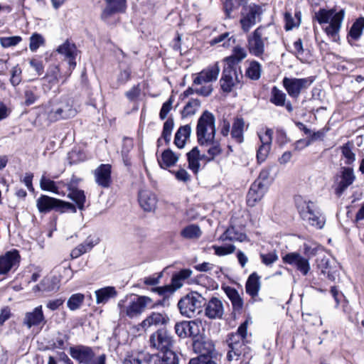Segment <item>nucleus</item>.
I'll return each mask as SVG.
<instances>
[{
  "label": "nucleus",
  "mask_w": 364,
  "mask_h": 364,
  "mask_svg": "<svg viewBox=\"0 0 364 364\" xmlns=\"http://www.w3.org/2000/svg\"><path fill=\"white\" fill-rule=\"evenodd\" d=\"M246 57L247 51L245 48L235 47L232 55L225 58L227 66L224 68L220 80L223 92L229 93L235 88L241 87L243 76L240 68L238 73L235 66Z\"/></svg>",
  "instance_id": "f257e3e1"
},
{
  "label": "nucleus",
  "mask_w": 364,
  "mask_h": 364,
  "mask_svg": "<svg viewBox=\"0 0 364 364\" xmlns=\"http://www.w3.org/2000/svg\"><path fill=\"white\" fill-rule=\"evenodd\" d=\"M57 51L63 56V60L68 63L69 67L62 75H60V69L58 66L53 65L48 68L43 80L48 83L49 88L56 85L60 78H63L62 83L67 81L76 66L75 58L79 54L76 47H58Z\"/></svg>",
  "instance_id": "f03ea898"
},
{
  "label": "nucleus",
  "mask_w": 364,
  "mask_h": 364,
  "mask_svg": "<svg viewBox=\"0 0 364 364\" xmlns=\"http://www.w3.org/2000/svg\"><path fill=\"white\" fill-rule=\"evenodd\" d=\"M249 320H245L237 328V332L228 336L227 343L230 348L227 358L229 361L237 360L241 355L247 356L250 348L246 346L247 326Z\"/></svg>",
  "instance_id": "7ed1b4c3"
},
{
  "label": "nucleus",
  "mask_w": 364,
  "mask_h": 364,
  "mask_svg": "<svg viewBox=\"0 0 364 364\" xmlns=\"http://www.w3.org/2000/svg\"><path fill=\"white\" fill-rule=\"evenodd\" d=\"M345 16L343 9L336 12L334 9L326 10L319 9L315 13V18L320 24L329 23L325 28L327 36L332 38L333 42L336 43L338 40V32Z\"/></svg>",
  "instance_id": "20e7f679"
},
{
  "label": "nucleus",
  "mask_w": 364,
  "mask_h": 364,
  "mask_svg": "<svg viewBox=\"0 0 364 364\" xmlns=\"http://www.w3.org/2000/svg\"><path fill=\"white\" fill-rule=\"evenodd\" d=\"M215 119L214 115L205 111L198 120L196 134L198 141L201 146H208L213 142L215 136Z\"/></svg>",
  "instance_id": "39448f33"
},
{
  "label": "nucleus",
  "mask_w": 364,
  "mask_h": 364,
  "mask_svg": "<svg viewBox=\"0 0 364 364\" xmlns=\"http://www.w3.org/2000/svg\"><path fill=\"white\" fill-rule=\"evenodd\" d=\"M123 303L124 301L121 300L118 304L120 314L131 318L141 315L146 308H154L158 305L153 304L152 299L147 296H139L136 299L131 301L127 306H124Z\"/></svg>",
  "instance_id": "423d86ee"
},
{
  "label": "nucleus",
  "mask_w": 364,
  "mask_h": 364,
  "mask_svg": "<svg viewBox=\"0 0 364 364\" xmlns=\"http://www.w3.org/2000/svg\"><path fill=\"white\" fill-rule=\"evenodd\" d=\"M299 215L304 221L317 229H322L325 225V215L312 202L300 205Z\"/></svg>",
  "instance_id": "0eeeda50"
},
{
  "label": "nucleus",
  "mask_w": 364,
  "mask_h": 364,
  "mask_svg": "<svg viewBox=\"0 0 364 364\" xmlns=\"http://www.w3.org/2000/svg\"><path fill=\"white\" fill-rule=\"evenodd\" d=\"M204 300L205 299L196 291L186 294L178 303L180 313L183 316L192 318L196 311L202 307Z\"/></svg>",
  "instance_id": "6e6552de"
},
{
  "label": "nucleus",
  "mask_w": 364,
  "mask_h": 364,
  "mask_svg": "<svg viewBox=\"0 0 364 364\" xmlns=\"http://www.w3.org/2000/svg\"><path fill=\"white\" fill-rule=\"evenodd\" d=\"M70 356L82 364H105V355L102 354L95 358V353L91 348L85 346L70 347Z\"/></svg>",
  "instance_id": "1a4fd4ad"
},
{
  "label": "nucleus",
  "mask_w": 364,
  "mask_h": 364,
  "mask_svg": "<svg viewBox=\"0 0 364 364\" xmlns=\"http://www.w3.org/2000/svg\"><path fill=\"white\" fill-rule=\"evenodd\" d=\"M37 208L41 213H47L52 209H70L75 212V206L68 202H65L46 195H42L36 200Z\"/></svg>",
  "instance_id": "9d476101"
},
{
  "label": "nucleus",
  "mask_w": 364,
  "mask_h": 364,
  "mask_svg": "<svg viewBox=\"0 0 364 364\" xmlns=\"http://www.w3.org/2000/svg\"><path fill=\"white\" fill-rule=\"evenodd\" d=\"M317 267L321 274L327 275L331 281H335L338 277L339 265L337 261L329 256L323 255L317 258Z\"/></svg>",
  "instance_id": "9b49d317"
},
{
  "label": "nucleus",
  "mask_w": 364,
  "mask_h": 364,
  "mask_svg": "<svg viewBox=\"0 0 364 364\" xmlns=\"http://www.w3.org/2000/svg\"><path fill=\"white\" fill-rule=\"evenodd\" d=\"M106 6L101 14L102 21L108 24L116 22L114 16L123 12L125 9V0H105Z\"/></svg>",
  "instance_id": "f8f14e48"
},
{
  "label": "nucleus",
  "mask_w": 364,
  "mask_h": 364,
  "mask_svg": "<svg viewBox=\"0 0 364 364\" xmlns=\"http://www.w3.org/2000/svg\"><path fill=\"white\" fill-rule=\"evenodd\" d=\"M150 345L151 347L165 352L171 350L173 345L172 337L164 328L159 329L150 336Z\"/></svg>",
  "instance_id": "ddd939ff"
},
{
  "label": "nucleus",
  "mask_w": 364,
  "mask_h": 364,
  "mask_svg": "<svg viewBox=\"0 0 364 364\" xmlns=\"http://www.w3.org/2000/svg\"><path fill=\"white\" fill-rule=\"evenodd\" d=\"M245 13H243L242 18L240 19V23L243 31L247 32L251 27L261 20L262 13V8L259 6L252 4L245 8Z\"/></svg>",
  "instance_id": "4468645a"
},
{
  "label": "nucleus",
  "mask_w": 364,
  "mask_h": 364,
  "mask_svg": "<svg viewBox=\"0 0 364 364\" xmlns=\"http://www.w3.org/2000/svg\"><path fill=\"white\" fill-rule=\"evenodd\" d=\"M273 131L271 129H267L263 134H259V137L261 145L259 146L257 152V159L259 162H263L266 160L271 149Z\"/></svg>",
  "instance_id": "2eb2a0df"
},
{
  "label": "nucleus",
  "mask_w": 364,
  "mask_h": 364,
  "mask_svg": "<svg viewBox=\"0 0 364 364\" xmlns=\"http://www.w3.org/2000/svg\"><path fill=\"white\" fill-rule=\"evenodd\" d=\"M220 73V68L218 63L208 67L200 72L193 80V84L202 85L203 84H210L215 81Z\"/></svg>",
  "instance_id": "dca6fc26"
},
{
  "label": "nucleus",
  "mask_w": 364,
  "mask_h": 364,
  "mask_svg": "<svg viewBox=\"0 0 364 364\" xmlns=\"http://www.w3.org/2000/svg\"><path fill=\"white\" fill-rule=\"evenodd\" d=\"M266 184L259 181H255L250 186L247 196V203L249 206L253 207L260 201L267 191Z\"/></svg>",
  "instance_id": "f3484780"
},
{
  "label": "nucleus",
  "mask_w": 364,
  "mask_h": 364,
  "mask_svg": "<svg viewBox=\"0 0 364 364\" xmlns=\"http://www.w3.org/2000/svg\"><path fill=\"white\" fill-rule=\"evenodd\" d=\"M223 301L217 297L211 298L205 304V315L210 319L222 318L224 314Z\"/></svg>",
  "instance_id": "a211bd4d"
},
{
  "label": "nucleus",
  "mask_w": 364,
  "mask_h": 364,
  "mask_svg": "<svg viewBox=\"0 0 364 364\" xmlns=\"http://www.w3.org/2000/svg\"><path fill=\"white\" fill-rule=\"evenodd\" d=\"M77 114V109L73 107L70 101L62 102L58 108L50 112L49 118L50 120L57 121L73 117Z\"/></svg>",
  "instance_id": "6ab92c4d"
},
{
  "label": "nucleus",
  "mask_w": 364,
  "mask_h": 364,
  "mask_svg": "<svg viewBox=\"0 0 364 364\" xmlns=\"http://www.w3.org/2000/svg\"><path fill=\"white\" fill-rule=\"evenodd\" d=\"M20 259V255L16 250L7 252L0 257V274L8 273L14 267L16 266Z\"/></svg>",
  "instance_id": "aec40b11"
},
{
  "label": "nucleus",
  "mask_w": 364,
  "mask_h": 364,
  "mask_svg": "<svg viewBox=\"0 0 364 364\" xmlns=\"http://www.w3.org/2000/svg\"><path fill=\"white\" fill-rule=\"evenodd\" d=\"M169 321V317L164 313L151 312L142 321L141 326L144 330H147L152 327L166 325Z\"/></svg>",
  "instance_id": "412c9836"
},
{
  "label": "nucleus",
  "mask_w": 364,
  "mask_h": 364,
  "mask_svg": "<svg viewBox=\"0 0 364 364\" xmlns=\"http://www.w3.org/2000/svg\"><path fill=\"white\" fill-rule=\"evenodd\" d=\"M111 165L101 164L94 171L95 182L102 188H108L111 184Z\"/></svg>",
  "instance_id": "4be33fe9"
},
{
  "label": "nucleus",
  "mask_w": 364,
  "mask_h": 364,
  "mask_svg": "<svg viewBox=\"0 0 364 364\" xmlns=\"http://www.w3.org/2000/svg\"><path fill=\"white\" fill-rule=\"evenodd\" d=\"M99 242L100 240L97 237L89 235L82 243H80L71 250L70 257L73 259L78 258L83 254L91 251Z\"/></svg>",
  "instance_id": "5701e85b"
},
{
  "label": "nucleus",
  "mask_w": 364,
  "mask_h": 364,
  "mask_svg": "<svg viewBox=\"0 0 364 364\" xmlns=\"http://www.w3.org/2000/svg\"><path fill=\"white\" fill-rule=\"evenodd\" d=\"M193 348L200 355L212 356L215 346L212 341L200 336L193 341Z\"/></svg>",
  "instance_id": "b1692460"
},
{
  "label": "nucleus",
  "mask_w": 364,
  "mask_h": 364,
  "mask_svg": "<svg viewBox=\"0 0 364 364\" xmlns=\"http://www.w3.org/2000/svg\"><path fill=\"white\" fill-rule=\"evenodd\" d=\"M45 322V317L42 310V306L36 307L32 311L27 312L25 314L23 324L28 328L33 326L40 325Z\"/></svg>",
  "instance_id": "393cba45"
},
{
  "label": "nucleus",
  "mask_w": 364,
  "mask_h": 364,
  "mask_svg": "<svg viewBox=\"0 0 364 364\" xmlns=\"http://www.w3.org/2000/svg\"><path fill=\"white\" fill-rule=\"evenodd\" d=\"M139 202L145 211H152L156 207L157 199L156 196L149 191L143 190L139 192Z\"/></svg>",
  "instance_id": "a878e982"
},
{
  "label": "nucleus",
  "mask_w": 364,
  "mask_h": 364,
  "mask_svg": "<svg viewBox=\"0 0 364 364\" xmlns=\"http://www.w3.org/2000/svg\"><path fill=\"white\" fill-rule=\"evenodd\" d=\"M286 95L277 87H273L271 90V96L269 101L276 106L282 107L285 106L289 112H292L294 108L291 103L285 102Z\"/></svg>",
  "instance_id": "bb28decb"
},
{
  "label": "nucleus",
  "mask_w": 364,
  "mask_h": 364,
  "mask_svg": "<svg viewBox=\"0 0 364 364\" xmlns=\"http://www.w3.org/2000/svg\"><path fill=\"white\" fill-rule=\"evenodd\" d=\"M355 180L353 171L350 168H345L342 171L341 180L336 189L338 196H341L343 191L351 185Z\"/></svg>",
  "instance_id": "cd10ccee"
},
{
  "label": "nucleus",
  "mask_w": 364,
  "mask_h": 364,
  "mask_svg": "<svg viewBox=\"0 0 364 364\" xmlns=\"http://www.w3.org/2000/svg\"><path fill=\"white\" fill-rule=\"evenodd\" d=\"M245 121L241 117H236L232 125L230 135L237 143L241 144L244 140Z\"/></svg>",
  "instance_id": "c85d7f7f"
},
{
  "label": "nucleus",
  "mask_w": 364,
  "mask_h": 364,
  "mask_svg": "<svg viewBox=\"0 0 364 364\" xmlns=\"http://www.w3.org/2000/svg\"><path fill=\"white\" fill-rule=\"evenodd\" d=\"M178 159L179 155L173 153L171 149L164 151L161 157L157 159L160 167L164 169L174 166Z\"/></svg>",
  "instance_id": "c756f323"
},
{
  "label": "nucleus",
  "mask_w": 364,
  "mask_h": 364,
  "mask_svg": "<svg viewBox=\"0 0 364 364\" xmlns=\"http://www.w3.org/2000/svg\"><path fill=\"white\" fill-rule=\"evenodd\" d=\"M95 294L97 304H105L110 299L116 297L117 292L113 287H105L96 290Z\"/></svg>",
  "instance_id": "7c9ffc66"
},
{
  "label": "nucleus",
  "mask_w": 364,
  "mask_h": 364,
  "mask_svg": "<svg viewBox=\"0 0 364 364\" xmlns=\"http://www.w3.org/2000/svg\"><path fill=\"white\" fill-rule=\"evenodd\" d=\"M224 291L232 303L233 311L240 312L243 307V300L238 291L230 287H225Z\"/></svg>",
  "instance_id": "2f4dec72"
},
{
  "label": "nucleus",
  "mask_w": 364,
  "mask_h": 364,
  "mask_svg": "<svg viewBox=\"0 0 364 364\" xmlns=\"http://www.w3.org/2000/svg\"><path fill=\"white\" fill-rule=\"evenodd\" d=\"M260 289L259 277L256 272L251 274L245 284L246 292L252 298L257 296Z\"/></svg>",
  "instance_id": "473e14b6"
},
{
  "label": "nucleus",
  "mask_w": 364,
  "mask_h": 364,
  "mask_svg": "<svg viewBox=\"0 0 364 364\" xmlns=\"http://www.w3.org/2000/svg\"><path fill=\"white\" fill-rule=\"evenodd\" d=\"M191 127L189 124L181 126L176 132L174 138L175 145L182 149L184 147L186 141L189 138L191 133Z\"/></svg>",
  "instance_id": "72a5a7b5"
},
{
  "label": "nucleus",
  "mask_w": 364,
  "mask_h": 364,
  "mask_svg": "<svg viewBox=\"0 0 364 364\" xmlns=\"http://www.w3.org/2000/svg\"><path fill=\"white\" fill-rule=\"evenodd\" d=\"M192 275V271L190 269H183L173 274L170 286L174 288V291L183 284V282Z\"/></svg>",
  "instance_id": "f704fd0d"
},
{
  "label": "nucleus",
  "mask_w": 364,
  "mask_h": 364,
  "mask_svg": "<svg viewBox=\"0 0 364 364\" xmlns=\"http://www.w3.org/2000/svg\"><path fill=\"white\" fill-rule=\"evenodd\" d=\"M58 281L54 277H45L39 284L36 285L34 291H52L58 289Z\"/></svg>",
  "instance_id": "c9c22d12"
},
{
  "label": "nucleus",
  "mask_w": 364,
  "mask_h": 364,
  "mask_svg": "<svg viewBox=\"0 0 364 364\" xmlns=\"http://www.w3.org/2000/svg\"><path fill=\"white\" fill-rule=\"evenodd\" d=\"M188 168L195 173H197L200 168V160L202 156L198 147H194L187 154Z\"/></svg>",
  "instance_id": "e433bc0d"
},
{
  "label": "nucleus",
  "mask_w": 364,
  "mask_h": 364,
  "mask_svg": "<svg viewBox=\"0 0 364 364\" xmlns=\"http://www.w3.org/2000/svg\"><path fill=\"white\" fill-rule=\"evenodd\" d=\"M318 248L319 247L316 243L309 240L302 241V244L299 245V255H303L304 257L311 259L316 255Z\"/></svg>",
  "instance_id": "4c0bfd02"
},
{
  "label": "nucleus",
  "mask_w": 364,
  "mask_h": 364,
  "mask_svg": "<svg viewBox=\"0 0 364 364\" xmlns=\"http://www.w3.org/2000/svg\"><path fill=\"white\" fill-rule=\"evenodd\" d=\"M274 171V176L277 173V168L276 164L269 165L264 168L259 173V177L255 181H259L262 184H266V187L269 186L274 177L271 176V173Z\"/></svg>",
  "instance_id": "58836bf2"
},
{
  "label": "nucleus",
  "mask_w": 364,
  "mask_h": 364,
  "mask_svg": "<svg viewBox=\"0 0 364 364\" xmlns=\"http://www.w3.org/2000/svg\"><path fill=\"white\" fill-rule=\"evenodd\" d=\"M69 193L68 197L73 200L77 204L80 210L84 208V203L85 202V196L84 191L75 188H73L70 185L68 186Z\"/></svg>",
  "instance_id": "ea45409f"
},
{
  "label": "nucleus",
  "mask_w": 364,
  "mask_h": 364,
  "mask_svg": "<svg viewBox=\"0 0 364 364\" xmlns=\"http://www.w3.org/2000/svg\"><path fill=\"white\" fill-rule=\"evenodd\" d=\"M364 29V17H360L353 23L348 33V41L358 40L362 35Z\"/></svg>",
  "instance_id": "a19ab883"
},
{
  "label": "nucleus",
  "mask_w": 364,
  "mask_h": 364,
  "mask_svg": "<svg viewBox=\"0 0 364 364\" xmlns=\"http://www.w3.org/2000/svg\"><path fill=\"white\" fill-rule=\"evenodd\" d=\"M246 235L236 230L235 227H230L220 236V240H230V241H240L245 240Z\"/></svg>",
  "instance_id": "79ce46f5"
},
{
  "label": "nucleus",
  "mask_w": 364,
  "mask_h": 364,
  "mask_svg": "<svg viewBox=\"0 0 364 364\" xmlns=\"http://www.w3.org/2000/svg\"><path fill=\"white\" fill-rule=\"evenodd\" d=\"M154 364H178V358L172 350L161 352V355L156 357Z\"/></svg>",
  "instance_id": "37998d69"
},
{
  "label": "nucleus",
  "mask_w": 364,
  "mask_h": 364,
  "mask_svg": "<svg viewBox=\"0 0 364 364\" xmlns=\"http://www.w3.org/2000/svg\"><path fill=\"white\" fill-rule=\"evenodd\" d=\"M262 67L257 61L250 63L245 71V76L252 80H257L261 77Z\"/></svg>",
  "instance_id": "c03bdc74"
},
{
  "label": "nucleus",
  "mask_w": 364,
  "mask_h": 364,
  "mask_svg": "<svg viewBox=\"0 0 364 364\" xmlns=\"http://www.w3.org/2000/svg\"><path fill=\"white\" fill-rule=\"evenodd\" d=\"M265 28L263 27L257 28L252 37L249 38V46H264L268 43L267 38L264 37V31Z\"/></svg>",
  "instance_id": "a18cd8bd"
},
{
  "label": "nucleus",
  "mask_w": 364,
  "mask_h": 364,
  "mask_svg": "<svg viewBox=\"0 0 364 364\" xmlns=\"http://www.w3.org/2000/svg\"><path fill=\"white\" fill-rule=\"evenodd\" d=\"M247 4V0H226L224 9L228 18L232 17V12L237 10L241 6Z\"/></svg>",
  "instance_id": "49530a36"
},
{
  "label": "nucleus",
  "mask_w": 364,
  "mask_h": 364,
  "mask_svg": "<svg viewBox=\"0 0 364 364\" xmlns=\"http://www.w3.org/2000/svg\"><path fill=\"white\" fill-rule=\"evenodd\" d=\"M85 300V295L81 293H76L70 296L67 301L68 308L70 311L79 309Z\"/></svg>",
  "instance_id": "de8ad7c7"
},
{
  "label": "nucleus",
  "mask_w": 364,
  "mask_h": 364,
  "mask_svg": "<svg viewBox=\"0 0 364 364\" xmlns=\"http://www.w3.org/2000/svg\"><path fill=\"white\" fill-rule=\"evenodd\" d=\"M202 232L197 225H190L183 229L181 235L188 239H195L200 237Z\"/></svg>",
  "instance_id": "09e8293b"
},
{
  "label": "nucleus",
  "mask_w": 364,
  "mask_h": 364,
  "mask_svg": "<svg viewBox=\"0 0 364 364\" xmlns=\"http://www.w3.org/2000/svg\"><path fill=\"white\" fill-rule=\"evenodd\" d=\"M174 127V122L172 118H168L164 123L161 133V138H163L166 144H168L171 141L172 131Z\"/></svg>",
  "instance_id": "8fccbe9b"
},
{
  "label": "nucleus",
  "mask_w": 364,
  "mask_h": 364,
  "mask_svg": "<svg viewBox=\"0 0 364 364\" xmlns=\"http://www.w3.org/2000/svg\"><path fill=\"white\" fill-rule=\"evenodd\" d=\"M222 42V46H232L235 43V38H233V36H230L229 33H225L213 38L210 41V44L213 46Z\"/></svg>",
  "instance_id": "3c124183"
},
{
  "label": "nucleus",
  "mask_w": 364,
  "mask_h": 364,
  "mask_svg": "<svg viewBox=\"0 0 364 364\" xmlns=\"http://www.w3.org/2000/svg\"><path fill=\"white\" fill-rule=\"evenodd\" d=\"M200 106V102L196 99L191 100L183 109V115L184 117L193 115Z\"/></svg>",
  "instance_id": "603ef678"
},
{
  "label": "nucleus",
  "mask_w": 364,
  "mask_h": 364,
  "mask_svg": "<svg viewBox=\"0 0 364 364\" xmlns=\"http://www.w3.org/2000/svg\"><path fill=\"white\" fill-rule=\"evenodd\" d=\"M40 186L43 191L58 193V188L55 186V183L50 178H46L44 175L42 176L41 178Z\"/></svg>",
  "instance_id": "864d4df0"
},
{
  "label": "nucleus",
  "mask_w": 364,
  "mask_h": 364,
  "mask_svg": "<svg viewBox=\"0 0 364 364\" xmlns=\"http://www.w3.org/2000/svg\"><path fill=\"white\" fill-rule=\"evenodd\" d=\"M188 325L189 323H188V321L177 322L174 326V330L176 335L181 338H187L188 336Z\"/></svg>",
  "instance_id": "5fc2aeb1"
},
{
  "label": "nucleus",
  "mask_w": 364,
  "mask_h": 364,
  "mask_svg": "<svg viewBox=\"0 0 364 364\" xmlns=\"http://www.w3.org/2000/svg\"><path fill=\"white\" fill-rule=\"evenodd\" d=\"M309 259L297 253V270L304 275H306L311 269Z\"/></svg>",
  "instance_id": "6e6d98bb"
},
{
  "label": "nucleus",
  "mask_w": 364,
  "mask_h": 364,
  "mask_svg": "<svg viewBox=\"0 0 364 364\" xmlns=\"http://www.w3.org/2000/svg\"><path fill=\"white\" fill-rule=\"evenodd\" d=\"M207 146H210L207 150L208 154V161L214 159V158L218 155H220L222 152V149L220 144L213 139V142L212 144H208Z\"/></svg>",
  "instance_id": "4d7b16f0"
},
{
  "label": "nucleus",
  "mask_w": 364,
  "mask_h": 364,
  "mask_svg": "<svg viewBox=\"0 0 364 364\" xmlns=\"http://www.w3.org/2000/svg\"><path fill=\"white\" fill-rule=\"evenodd\" d=\"M212 248L215 250V254L218 256L230 255L233 253L235 250V246L233 245H228L226 246L213 245Z\"/></svg>",
  "instance_id": "13d9d810"
},
{
  "label": "nucleus",
  "mask_w": 364,
  "mask_h": 364,
  "mask_svg": "<svg viewBox=\"0 0 364 364\" xmlns=\"http://www.w3.org/2000/svg\"><path fill=\"white\" fill-rule=\"evenodd\" d=\"M283 85L290 96H296V79L285 77Z\"/></svg>",
  "instance_id": "bf43d9fd"
},
{
  "label": "nucleus",
  "mask_w": 364,
  "mask_h": 364,
  "mask_svg": "<svg viewBox=\"0 0 364 364\" xmlns=\"http://www.w3.org/2000/svg\"><path fill=\"white\" fill-rule=\"evenodd\" d=\"M342 154L343 156L346 159L347 164H351L355 159V154L352 151V145L350 144H344L341 148Z\"/></svg>",
  "instance_id": "052dcab7"
},
{
  "label": "nucleus",
  "mask_w": 364,
  "mask_h": 364,
  "mask_svg": "<svg viewBox=\"0 0 364 364\" xmlns=\"http://www.w3.org/2000/svg\"><path fill=\"white\" fill-rule=\"evenodd\" d=\"M36 87L28 89L25 91V104L26 105H31L37 100L38 95L36 93Z\"/></svg>",
  "instance_id": "680f3d73"
},
{
  "label": "nucleus",
  "mask_w": 364,
  "mask_h": 364,
  "mask_svg": "<svg viewBox=\"0 0 364 364\" xmlns=\"http://www.w3.org/2000/svg\"><path fill=\"white\" fill-rule=\"evenodd\" d=\"M309 136H310V139H304V140H303V139L297 140V147L299 146L301 148H304V147L309 146L312 141L322 138L323 133L321 132H314L312 134H311V135Z\"/></svg>",
  "instance_id": "e2e57ef3"
},
{
  "label": "nucleus",
  "mask_w": 364,
  "mask_h": 364,
  "mask_svg": "<svg viewBox=\"0 0 364 364\" xmlns=\"http://www.w3.org/2000/svg\"><path fill=\"white\" fill-rule=\"evenodd\" d=\"M143 354H127L122 361V364H141Z\"/></svg>",
  "instance_id": "0e129e2a"
},
{
  "label": "nucleus",
  "mask_w": 364,
  "mask_h": 364,
  "mask_svg": "<svg viewBox=\"0 0 364 364\" xmlns=\"http://www.w3.org/2000/svg\"><path fill=\"white\" fill-rule=\"evenodd\" d=\"M188 364H217L212 356L199 355L190 360Z\"/></svg>",
  "instance_id": "69168bd1"
},
{
  "label": "nucleus",
  "mask_w": 364,
  "mask_h": 364,
  "mask_svg": "<svg viewBox=\"0 0 364 364\" xmlns=\"http://www.w3.org/2000/svg\"><path fill=\"white\" fill-rule=\"evenodd\" d=\"M173 102V98L171 97L166 102L163 104L159 113V117L161 119L163 120L166 118L168 114L172 109Z\"/></svg>",
  "instance_id": "338daca9"
},
{
  "label": "nucleus",
  "mask_w": 364,
  "mask_h": 364,
  "mask_svg": "<svg viewBox=\"0 0 364 364\" xmlns=\"http://www.w3.org/2000/svg\"><path fill=\"white\" fill-rule=\"evenodd\" d=\"M262 262L265 265H271L278 259V256L275 252H271L267 254H260Z\"/></svg>",
  "instance_id": "774afa93"
}]
</instances>
